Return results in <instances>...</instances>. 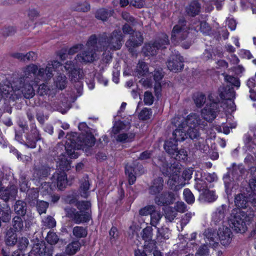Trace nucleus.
I'll return each mask as SVG.
<instances>
[{
  "label": "nucleus",
  "mask_w": 256,
  "mask_h": 256,
  "mask_svg": "<svg viewBox=\"0 0 256 256\" xmlns=\"http://www.w3.org/2000/svg\"><path fill=\"white\" fill-rule=\"evenodd\" d=\"M23 74L20 76L12 77V82L6 81L2 89L8 97L13 100H18L22 96L30 99L35 95L34 86L38 85L36 77L46 80L50 79L54 76L50 66L46 68H40L35 64H30L23 68Z\"/></svg>",
  "instance_id": "obj_1"
},
{
  "label": "nucleus",
  "mask_w": 256,
  "mask_h": 256,
  "mask_svg": "<svg viewBox=\"0 0 256 256\" xmlns=\"http://www.w3.org/2000/svg\"><path fill=\"white\" fill-rule=\"evenodd\" d=\"M234 204L236 208L232 210L230 226L236 233L243 234L247 230L246 224L252 222L254 214V212H245L242 210L246 208L248 204V197L244 194H236L234 198Z\"/></svg>",
  "instance_id": "obj_2"
},
{
  "label": "nucleus",
  "mask_w": 256,
  "mask_h": 256,
  "mask_svg": "<svg viewBox=\"0 0 256 256\" xmlns=\"http://www.w3.org/2000/svg\"><path fill=\"white\" fill-rule=\"evenodd\" d=\"M96 141V139L92 132L74 133L66 142V154L70 158H76L80 154L76 150H82L88 152V150L94 146Z\"/></svg>",
  "instance_id": "obj_3"
},
{
  "label": "nucleus",
  "mask_w": 256,
  "mask_h": 256,
  "mask_svg": "<svg viewBox=\"0 0 256 256\" xmlns=\"http://www.w3.org/2000/svg\"><path fill=\"white\" fill-rule=\"evenodd\" d=\"M152 162L154 166L159 168L164 176L169 177L168 184L170 190L177 191L182 188L180 181L181 168L179 162H169L162 156H159L156 160H152Z\"/></svg>",
  "instance_id": "obj_4"
},
{
  "label": "nucleus",
  "mask_w": 256,
  "mask_h": 256,
  "mask_svg": "<svg viewBox=\"0 0 256 256\" xmlns=\"http://www.w3.org/2000/svg\"><path fill=\"white\" fill-rule=\"evenodd\" d=\"M76 202L75 206L78 210L74 208L66 209L68 216L76 224L88 222L92 219V204L88 200H77L76 198H72L70 203Z\"/></svg>",
  "instance_id": "obj_5"
},
{
  "label": "nucleus",
  "mask_w": 256,
  "mask_h": 256,
  "mask_svg": "<svg viewBox=\"0 0 256 256\" xmlns=\"http://www.w3.org/2000/svg\"><path fill=\"white\" fill-rule=\"evenodd\" d=\"M170 44L168 36L166 34H163L152 43L146 44L142 48V52L146 56H154L157 54V50L164 49L166 46Z\"/></svg>",
  "instance_id": "obj_6"
},
{
  "label": "nucleus",
  "mask_w": 256,
  "mask_h": 256,
  "mask_svg": "<svg viewBox=\"0 0 256 256\" xmlns=\"http://www.w3.org/2000/svg\"><path fill=\"white\" fill-rule=\"evenodd\" d=\"M186 21L184 20H180L178 24H176L172 30L171 40L173 43H178L184 40L188 36V32L186 30Z\"/></svg>",
  "instance_id": "obj_7"
},
{
  "label": "nucleus",
  "mask_w": 256,
  "mask_h": 256,
  "mask_svg": "<svg viewBox=\"0 0 256 256\" xmlns=\"http://www.w3.org/2000/svg\"><path fill=\"white\" fill-rule=\"evenodd\" d=\"M154 201L158 206H166L175 202L176 196L172 192L163 191L154 197Z\"/></svg>",
  "instance_id": "obj_8"
},
{
  "label": "nucleus",
  "mask_w": 256,
  "mask_h": 256,
  "mask_svg": "<svg viewBox=\"0 0 256 256\" xmlns=\"http://www.w3.org/2000/svg\"><path fill=\"white\" fill-rule=\"evenodd\" d=\"M30 127V131L26 134L25 144L28 148H34L36 147L37 142L40 140L41 136L35 123L32 124Z\"/></svg>",
  "instance_id": "obj_9"
},
{
  "label": "nucleus",
  "mask_w": 256,
  "mask_h": 256,
  "mask_svg": "<svg viewBox=\"0 0 256 256\" xmlns=\"http://www.w3.org/2000/svg\"><path fill=\"white\" fill-rule=\"evenodd\" d=\"M144 172V168L142 165H128L125 166V174L128 176V182L130 185L134 184L136 181V175L142 174Z\"/></svg>",
  "instance_id": "obj_10"
},
{
  "label": "nucleus",
  "mask_w": 256,
  "mask_h": 256,
  "mask_svg": "<svg viewBox=\"0 0 256 256\" xmlns=\"http://www.w3.org/2000/svg\"><path fill=\"white\" fill-rule=\"evenodd\" d=\"M124 37L120 30H114L109 35L108 46L114 50H120L122 46Z\"/></svg>",
  "instance_id": "obj_11"
},
{
  "label": "nucleus",
  "mask_w": 256,
  "mask_h": 256,
  "mask_svg": "<svg viewBox=\"0 0 256 256\" xmlns=\"http://www.w3.org/2000/svg\"><path fill=\"white\" fill-rule=\"evenodd\" d=\"M184 58L180 54H174L168 62V68L175 72L181 71L184 68Z\"/></svg>",
  "instance_id": "obj_12"
},
{
  "label": "nucleus",
  "mask_w": 256,
  "mask_h": 256,
  "mask_svg": "<svg viewBox=\"0 0 256 256\" xmlns=\"http://www.w3.org/2000/svg\"><path fill=\"white\" fill-rule=\"evenodd\" d=\"M217 235L218 236V240L224 246H227L230 244L233 236L231 230L228 226H224L222 228H218Z\"/></svg>",
  "instance_id": "obj_13"
},
{
  "label": "nucleus",
  "mask_w": 256,
  "mask_h": 256,
  "mask_svg": "<svg viewBox=\"0 0 256 256\" xmlns=\"http://www.w3.org/2000/svg\"><path fill=\"white\" fill-rule=\"evenodd\" d=\"M164 187V180L162 177H157L154 178L148 188V192L150 195L156 196L162 192Z\"/></svg>",
  "instance_id": "obj_14"
},
{
  "label": "nucleus",
  "mask_w": 256,
  "mask_h": 256,
  "mask_svg": "<svg viewBox=\"0 0 256 256\" xmlns=\"http://www.w3.org/2000/svg\"><path fill=\"white\" fill-rule=\"evenodd\" d=\"M200 122L201 120L198 114L196 113H190L181 122V128L184 126L186 128H187L198 127Z\"/></svg>",
  "instance_id": "obj_15"
},
{
  "label": "nucleus",
  "mask_w": 256,
  "mask_h": 256,
  "mask_svg": "<svg viewBox=\"0 0 256 256\" xmlns=\"http://www.w3.org/2000/svg\"><path fill=\"white\" fill-rule=\"evenodd\" d=\"M218 108L215 106L212 107L206 104L201 112V114L204 119L208 122H212L216 117Z\"/></svg>",
  "instance_id": "obj_16"
},
{
  "label": "nucleus",
  "mask_w": 256,
  "mask_h": 256,
  "mask_svg": "<svg viewBox=\"0 0 256 256\" xmlns=\"http://www.w3.org/2000/svg\"><path fill=\"white\" fill-rule=\"evenodd\" d=\"M53 182L56 183L58 190H64L67 185L68 178L67 174L64 172H56L52 176Z\"/></svg>",
  "instance_id": "obj_17"
},
{
  "label": "nucleus",
  "mask_w": 256,
  "mask_h": 256,
  "mask_svg": "<svg viewBox=\"0 0 256 256\" xmlns=\"http://www.w3.org/2000/svg\"><path fill=\"white\" fill-rule=\"evenodd\" d=\"M226 211V206L222 204L218 207L212 216V220L216 225L223 224Z\"/></svg>",
  "instance_id": "obj_18"
},
{
  "label": "nucleus",
  "mask_w": 256,
  "mask_h": 256,
  "mask_svg": "<svg viewBox=\"0 0 256 256\" xmlns=\"http://www.w3.org/2000/svg\"><path fill=\"white\" fill-rule=\"evenodd\" d=\"M201 8V4L197 0H194L186 8V12L188 16L194 17L198 15Z\"/></svg>",
  "instance_id": "obj_19"
},
{
  "label": "nucleus",
  "mask_w": 256,
  "mask_h": 256,
  "mask_svg": "<svg viewBox=\"0 0 256 256\" xmlns=\"http://www.w3.org/2000/svg\"><path fill=\"white\" fill-rule=\"evenodd\" d=\"M186 129L184 126L181 128V124H178V126L172 132V140L175 142H181L186 138Z\"/></svg>",
  "instance_id": "obj_20"
},
{
  "label": "nucleus",
  "mask_w": 256,
  "mask_h": 256,
  "mask_svg": "<svg viewBox=\"0 0 256 256\" xmlns=\"http://www.w3.org/2000/svg\"><path fill=\"white\" fill-rule=\"evenodd\" d=\"M114 12V10L111 8H100L96 10L94 16L96 19L106 22L112 16Z\"/></svg>",
  "instance_id": "obj_21"
},
{
  "label": "nucleus",
  "mask_w": 256,
  "mask_h": 256,
  "mask_svg": "<svg viewBox=\"0 0 256 256\" xmlns=\"http://www.w3.org/2000/svg\"><path fill=\"white\" fill-rule=\"evenodd\" d=\"M50 168L48 166H42L34 168L33 176L36 180L44 179L50 174Z\"/></svg>",
  "instance_id": "obj_22"
},
{
  "label": "nucleus",
  "mask_w": 256,
  "mask_h": 256,
  "mask_svg": "<svg viewBox=\"0 0 256 256\" xmlns=\"http://www.w3.org/2000/svg\"><path fill=\"white\" fill-rule=\"evenodd\" d=\"M57 162V168L59 172L68 171L71 168V162L68 160L64 154H60L58 158Z\"/></svg>",
  "instance_id": "obj_23"
},
{
  "label": "nucleus",
  "mask_w": 256,
  "mask_h": 256,
  "mask_svg": "<svg viewBox=\"0 0 256 256\" xmlns=\"http://www.w3.org/2000/svg\"><path fill=\"white\" fill-rule=\"evenodd\" d=\"M10 56L22 62L35 60L36 59V54L34 52H29L26 54L20 52L12 53Z\"/></svg>",
  "instance_id": "obj_24"
},
{
  "label": "nucleus",
  "mask_w": 256,
  "mask_h": 256,
  "mask_svg": "<svg viewBox=\"0 0 256 256\" xmlns=\"http://www.w3.org/2000/svg\"><path fill=\"white\" fill-rule=\"evenodd\" d=\"M144 41L143 36L140 32H136L134 34L130 36V39L127 40L126 46L132 48H136L140 46Z\"/></svg>",
  "instance_id": "obj_25"
},
{
  "label": "nucleus",
  "mask_w": 256,
  "mask_h": 256,
  "mask_svg": "<svg viewBox=\"0 0 256 256\" xmlns=\"http://www.w3.org/2000/svg\"><path fill=\"white\" fill-rule=\"evenodd\" d=\"M90 185L88 176L86 174L80 181V195L82 198H86L88 197Z\"/></svg>",
  "instance_id": "obj_26"
},
{
  "label": "nucleus",
  "mask_w": 256,
  "mask_h": 256,
  "mask_svg": "<svg viewBox=\"0 0 256 256\" xmlns=\"http://www.w3.org/2000/svg\"><path fill=\"white\" fill-rule=\"evenodd\" d=\"M219 96L222 100H231L235 98V92L232 88L223 87L222 89L218 88Z\"/></svg>",
  "instance_id": "obj_27"
},
{
  "label": "nucleus",
  "mask_w": 256,
  "mask_h": 256,
  "mask_svg": "<svg viewBox=\"0 0 256 256\" xmlns=\"http://www.w3.org/2000/svg\"><path fill=\"white\" fill-rule=\"evenodd\" d=\"M80 247L81 244L78 240H72L66 246L65 253L67 255L72 256L80 250Z\"/></svg>",
  "instance_id": "obj_28"
},
{
  "label": "nucleus",
  "mask_w": 256,
  "mask_h": 256,
  "mask_svg": "<svg viewBox=\"0 0 256 256\" xmlns=\"http://www.w3.org/2000/svg\"><path fill=\"white\" fill-rule=\"evenodd\" d=\"M16 232L12 228H10L7 230L5 237V242L6 245L14 246L18 242V236Z\"/></svg>",
  "instance_id": "obj_29"
},
{
  "label": "nucleus",
  "mask_w": 256,
  "mask_h": 256,
  "mask_svg": "<svg viewBox=\"0 0 256 256\" xmlns=\"http://www.w3.org/2000/svg\"><path fill=\"white\" fill-rule=\"evenodd\" d=\"M164 149L168 154L173 157L178 149V142H175L172 138L166 141L164 144Z\"/></svg>",
  "instance_id": "obj_30"
},
{
  "label": "nucleus",
  "mask_w": 256,
  "mask_h": 256,
  "mask_svg": "<svg viewBox=\"0 0 256 256\" xmlns=\"http://www.w3.org/2000/svg\"><path fill=\"white\" fill-rule=\"evenodd\" d=\"M38 196L39 191L37 188H32L28 190L26 199L30 205H34L38 200Z\"/></svg>",
  "instance_id": "obj_31"
},
{
  "label": "nucleus",
  "mask_w": 256,
  "mask_h": 256,
  "mask_svg": "<svg viewBox=\"0 0 256 256\" xmlns=\"http://www.w3.org/2000/svg\"><path fill=\"white\" fill-rule=\"evenodd\" d=\"M192 99L196 106L198 108H201L206 103V96L202 92H198L193 94Z\"/></svg>",
  "instance_id": "obj_32"
},
{
  "label": "nucleus",
  "mask_w": 256,
  "mask_h": 256,
  "mask_svg": "<svg viewBox=\"0 0 256 256\" xmlns=\"http://www.w3.org/2000/svg\"><path fill=\"white\" fill-rule=\"evenodd\" d=\"M94 52L92 50H86L82 54L77 55V59L81 62H92L94 60Z\"/></svg>",
  "instance_id": "obj_33"
},
{
  "label": "nucleus",
  "mask_w": 256,
  "mask_h": 256,
  "mask_svg": "<svg viewBox=\"0 0 256 256\" xmlns=\"http://www.w3.org/2000/svg\"><path fill=\"white\" fill-rule=\"evenodd\" d=\"M14 210L17 214L24 216L26 212V203L22 200H17L14 205Z\"/></svg>",
  "instance_id": "obj_34"
},
{
  "label": "nucleus",
  "mask_w": 256,
  "mask_h": 256,
  "mask_svg": "<svg viewBox=\"0 0 256 256\" xmlns=\"http://www.w3.org/2000/svg\"><path fill=\"white\" fill-rule=\"evenodd\" d=\"M164 75L162 74L161 71L158 70H154L153 74L154 80L155 82L154 90L156 93L158 92V90H160L161 91V83L160 82L164 78Z\"/></svg>",
  "instance_id": "obj_35"
},
{
  "label": "nucleus",
  "mask_w": 256,
  "mask_h": 256,
  "mask_svg": "<svg viewBox=\"0 0 256 256\" xmlns=\"http://www.w3.org/2000/svg\"><path fill=\"white\" fill-rule=\"evenodd\" d=\"M200 197L204 201L208 202H213L216 199L214 192L210 190L208 188L200 193Z\"/></svg>",
  "instance_id": "obj_36"
},
{
  "label": "nucleus",
  "mask_w": 256,
  "mask_h": 256,
  "mask_svg": "<svg viewBox=\"0 0 256 256\" xmlns=\"http://www.w3.org/2000/svg\"><path fill=\"white\" fill-rule=\"evenodd\" d=\"M72 234L76 238H84L88 235V230L86 228L76 226L73 228Z\"/></svg>",
  "instance_id": "obj_37"
},
{
  "label": "nucleus",
  "mask_w": 256,
  "mask_h": 256,
  "mask_svg": "<svg viewBox=\"0 0 256 256\" xmlns=\"http://www.w3.org/2000/svg\"><path fill=\"white\" fill-rule=\"evenodd\" d=\"M54 82L56 87L60 90L64 89L66 86V78L64 74H60L56 78Z\"/></svg>",
  "instance_id": "obj_38"
},
{
  "label": "nucleus",
  "mask_w": 256,
  "mask_h": 256,
  "mask_svg": "<svg viewBox=\"0 0 256 256\" xmlns=\"http://www.w3.org/2000/svg\"><path fill=\"white\" fill-rule=\"evenodd\" d=\"M175 160H172L171 162H174V161L186 162L188 160V152L184 148L178 150L176 152L174 156H173Z\"/></svg>",
  "instance_id": "obj_39"
},
{
  "label": "nucleus",
  "mask_w": 256,
  "mask_h": 256,
  "mask_svg": "<svg viewBox=\"0 0 256 256\" xmlns=\"http://www.w3.org/2000/svg\"><path fill=\"white\" fill-rule=\"evenodd\" d=\"M204 234L206 238L210 242L218 244L216 242L218 240V236L214 230L212 229H208L205 230Z\"/></svg>",
  "instance_id": "obj_40"
},
{
  "label": "nucleus",
  "mask_w": 256,
  "mask_h": 256,
  "mask_svg": "<svg viewBox=\"0 0 256 256\" xmlns=\"http://www.w3.org/2000/svg\"><path fill=\"white\" fill-rule=\"evenodd\" d=\"M223 180L224 184L225 192L228 196H230L232 194V186L229 174H227L224 175L223 176Z\"/></svg>",
  "instance_id": "obj_41"
},
{
  "label": "nucleus",
  "mask_w": 256,
  "mask_h": 256,
  "mask_svg": "<svg viewBox=\"0 0 256 256\" xmlns=\"http://www.w3.org/2000/svg\"><path fill=\"white\" fill-rule=\"evenodd\" d=\"M152 230L153 229L150 226H148L142 230L141 234L142 239L144 242L152 240Z\"/></svg>",
  "instance_id": "obj_42"
},
{
  "label": "nucleus",
  "mask_w": 256,
  "mask_h": 256,
  "mask_svg": "<svg viewBox=\"0 0 256 256\" xmlns=\"http://www.w3.org/2000/svg\"><path fill=\"white\" fill-rule=\"evenodd\" d=\"M156 242L155 240H152L144 242V250L148 253H151L154 252V250H158Z\"/></svg>",
  "instance_id": "obj_43"
},
{
  "label": "nucleus",
  "mask_w": 256,
  "mask_h": 256,
  "mask_svg": "<svg viewBox=\"0 0 256 256\" xmlns=\"http://www.w3.org/2000/svg\"><path fill=\"white\" fill-rule=\"evenodd\" d=\"M138 78L144 76L148 72V68L144 62H139L136 70Z\"/></svg>",
  "instance_id": "obj_44"
},
{
  "label": "nucleus",
  "mask_w": 256,
  "mask_h": 256,
  "mask_svg": "<svg viewBox=\"0 0 256 256\" xmlns=\"http://www.w3.org/2000/svg\"><path fill=\"white\" fill-rule=\"evenodd\" d=\"M12 226L14 230L17 232H20L24 228V221L20 216H16L12 220Z\"/></svg>",
  "instance_id": "obj_45"
},
{
  "label": "nucleus",
  "mask_w": 256,
  "mask_h": 256,
  "mask_svg": "<svg viewBox=\"0 0 256 256\" xmlns=\"http://www.w3.org/2000/svg\"><path fill=\"white\" fill-rule=\"evenodd\" d=\"M186 138L188 136L191 140L198 139L200 132L198 127H192L186 129Z\"/></svg>",
  "instance_id": "obj_46"
},
{
  "label": "nucleus",
  "mask_w": 256,
  "mask_h": 256,
  "mask_svg": "<svg viewBox=\"0 0 256 256\" xmlns=\"http://www.w3.org/2000/svg\"><path fill=\"white\" fill-rule=\"evenodd\" d=\"M224 80L230 84L232 86H236L237 88H240V82L239 78L234 76L226 74L224 76Z\"/></svg>",
  "instance_id": "obj_47"
},
{
  "label": "nucleus",
  "mask_w": 256,
  "mask_h": 256,
  "mask_svg": "<svg viewBox=\"0 0 256 256\" xmlns=\"http://www.w3.org/2000/svg\"><path fill=\"white\" fill-rule=\"evenodd\" d=\"M74 11L87 12L90 10V6L87 2H78L73 8Z\"/></svg>",
  "instance_id": "obj_48"
},
{
  "label": "nucleus",
  "mask_w": 256,
  "mask_h": 256,
  "mask_svg": "<svg viewBox=\"0 0 256 256\" xmlns=\"http://www.w3.org/2000/svg\"><path fill=\"white\" fill-rule=\"evenodd\" d=\"M110 240L112 244H115L119 238V232L118 228L112 226L109 231Z\"/></svg>",
  "instance_id": "obj_49"
},
{
  "label": "nucleus",
  "mask_w": 256,
  "mask_h": 256,
  "mask_svg": "<svg viewBox=\"0 0 256 256\" xmlns=\"http://www.w3.org/2000/svg\"><path fill=\"white\" fill-rule=\"evenodd\" d=\"M184 200L187 204H190L194 203L195 200L194 196L189 188H185L183 192Z\"/></svg>",
  "instance_id": "obj_50"
},
{
  "label": "nucleus",
  "mask_w": 256,
  "mask_h": 256,
  "mask_svg": "<svg viewBox=\"0 0 256 256\" xmlns=\"http://www.w3.org/2000/svg\"><path fill=\"white\" fill-rule=\"evenodd\" d=\"M152 114V110L150 108H144L140 112L139 118L142 120H148Z\"/></svg>",
  "instance_id": "obj_51"
},
{
  "label": "nucleus",
  "mask_w": 256,
  "mask_h": 256,
  "mask_svg": "<svg viewBox=\"0 0 256 256\" xmlns=\"http://www.w3.org/2000/svg\"><path fill=\"white\" fill-rule=\"evenodd\" d=\"M38 212L40 214H45L48 206V203L44 200H38L35 204Z\"/></svg>",
  "instance_id": "obj_52"
},
{
  "label": "nucleus",
  "mask_w": 256,
  "mask_h": 256,
  "mask_svg": "<svg viewBox=\"0 0 256 256\" xmlns=\"http://www.w3.org/2000/svg\"><path fill=\"white\" fill-rule=\"evenodd\" d=\"M98 44L104 48V46H108L109 45V36H108L106 32H103L100 34L98 38Z\"/></svg>",
  "instance_id": "obj_53"
},
{
  "label": "nucleus",
  "mask_w": 256,
  "mask_h": 256,
  "mask_svg": "<svg viewBox=\"0 0 256 256\" xmlns=\"http://www.w3.org/2000/svg\"><path fill=\"white\" fill-rule=\"evenodd\" d=\"M208 100L210 102L208 105L212 107L214 106L219 107L220 99L218 96H216L214 93L210 92L208 95Z\"/></svg>",
  "instance_id": "obj_54"
},
{
  "label": "nucleus",
  "mask_w": 256,
  "mask_h": 256,
  "mask_svg": "<svg viewBox=\"0 0 256 256\" xmlns=\"http://www.w3.org/2000/svg\"><path fill=\"white\" fill-rule=\"evenodd\" d=\"M155 206L153 205H150L142 208L139 210V214L140 216H146L151 214L154 211Z\"/></svg>",
  "instance_id": "obj_55"
},
{
  "label": "nucleus",
  "mask_w": 256,
  "mask_h": 256,
  "mask_svg": "<svg viewBox=\"0 0 256 256\" xmlns=\"http://www.w3.org/2000/svg\"><path fill=\"white\" fill-rule=\"evenodd\" d=\"M50 91V88L48 85L46 84H42L38 86L37 90V94L40 96L48 95Z\"/></svg>",
  "instance_id": "obj_56"
},
{
  "label": "nucleus",
  "mask_w": 256,
  "mask_h": 256,
  "mask_svg": "<svg viewBox=\"0 0 256 256\" xmlns=\"http://www.w3.org/2000/svg\"><path fill=\"white\" fill-rule=\"evenodd\" d=\"M43 222L44 226L48 228H52L56 226L55 219L50 216H47L44 220H43Z\"/></svg>",
  "instance_id": "obj_57"
},
{
  "label": "nucleus",
  "mask_w": 256,
  "mask_h": 256,
  "mask_svg": "<svg viewBox=\"0 0 256 256\" xmlns=\"http://www.w3.org/2000/svg\"><path fill=\"white\" fill-rule=\"evenodd\" d=\"M162 218L160 214L156 210L152 212L150 215V223L152 226H156Z\"/></svg>",
  "instance_id": "obj_58"
},
{
  "label": "nucleus",
  "mask_w": 256,
  "mask_h": 256,
  "mask_svg": "<svg viewBox=\"0 0 256 256\" xmlns=\"http://www.w3.org/2000/svg\"><path fill=\"white\" fill-rule=\"evenodd\" d=\"M144 104L147 106H151L153 104L154 97L150 92L146 91L144 92Z\"/></svg>",
  "instance_id": "obj_59"
},
{
  "label": "nucleus",
  "mask_w": 256,
  "mask_h": 256,
  "mask_svg": "<svg viewBox=\"0 0 256 256\" xmlns=\"http://www.w3.org/2000/svg\"><path fill=\"white\" fill-rule=\"evenodd\" d=\"M118 197L116 201L117 206H120L122 204V200L125 196V192L122 186L118 188Z\"/></svg>",
  "instance_id": "obj_60"
},
{
  "label": "nucleus",
  "mask_w": 256,
  "mask_h": 256,
  "mask_svg": "<svg viewBox=\"0 0 256 256\" xmlns=\"http://www.w3.org/2000/svg\"><path fill=\"white\" fill-rule=\"evenodd\" d=\"M70 76L71 77V80L76 82V80H81L82 76L80 74V70L76 69L74 67V68L71 70Z\"/></svg>",
  "instance_id": "obj_61"
},
{
  "label": "nucleus",
  "mask_w": 256,
  "mask_h": 256,
  "mask_svg": "<svg viewBox=\"0 0 256 256\" xmlns=\"http://www.w3.org/2000/svg\"><path fill=\"white\" fill-rule=\"evenodd\" d=\"M124 124L122 121H119L116 123L112 127V132L114 134H118L124 127Z\"/></svg>",
  "instance_id": "obj_62"
},
{
  "label": "nucleus",
  "mask_w": 256,
  "mask_h": 256,
  "mask_svg": "<svg viewBox=\"0 0 256 256\" xmlns=\"http://www.w3.org/2000/svg\"><path fill=\"white\" fill-rule=\"evenodd\" d=\"M29 244L28 240L26 238H22L18 242V248L20 250H24Z\"/></svg>",
  "instance_id": "obj_63"
},
{
  "label": "nucleus",
  "mask_w": 256,
  "mask_h": 256,
  "mask_svg": "<svg viewBox=\"0 0 256 256\" xmlns=\"http://www.w3.org/2000/svg\"><path fill=\"white\" fill-rule=\"evenodd\" d=\"M46 240L50 244H54L58 242V238L55 233L48 232L47 235Z\"/></svg>",
  "instance_id": "obj_64"
}]
</instances>
